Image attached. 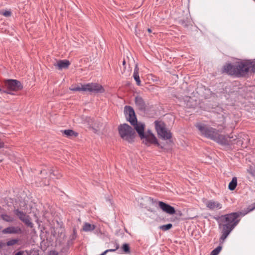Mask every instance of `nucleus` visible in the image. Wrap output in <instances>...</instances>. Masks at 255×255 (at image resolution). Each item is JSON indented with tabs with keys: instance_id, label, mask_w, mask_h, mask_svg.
<instances>
[{
	"instance_id": "4c0bfd02",
	"label": "nucleus",
	"mask_w": 255,
	"mask_h": 255,
	"mask_svg": "<svg viewBox=\"0 0 255 255\" xmlns=\"http://www.w3.org/2000/svg\"><path fill=\"white\" fill-rule=\"evenodd\" d=\"M93 130L94 131V132H95V133H96L98 131V129H96L95 128H93Z\"/></svg>"
},
{
	"instance_id": "ddd939ff",
	"label": "nucleus",
	"mask_w": 255,
	"mask_h": 255,
	"mask_svg": "<svg viewBox=\"0 0 255 255\" xmlns=\"http://www.w3.org/2000/svg\"><path fill=\"white\" fill-rule=\"evenodd\" d=\"M3 234H18L22 233L21 229L18 227L10 226L1 231Z\"/></svg>"
},
{
	"instance_id": "2eb2a0df",
	"label": "nucleus",
	"mask_w": 255,
	"mask_h": 255,
	"mask_svg": "<svg viewBox=\"0 0 255 255\" xmlns=\"http://www.w3.org/2000/svg\"><path fill=\"white\" fill-rule=\"evenodd\" d=\"M70 65V61L66 59L59 60L56 64H54V66L59 70L67 69Z\"/></svg>"
},
{
	"instance_id": "a878e982",
	"label": "nucleus",
	"mask_w": 255,
	"mask_h": 255,
	"mask_svg": "<svg viewBox=\"0 0 255 255\" xmlns=\"http://www.w3.org/2000/svg\"><path fill=\"white\" fill-rule=\"evenodd\" d=\"M2 219L6 222H11L13 221L12 217L7 215H2Z\"/></svg>"
},
{
	"instance_id": "20e7f679",
	"label": "nucleus",
	"mask_w": 255,
	"mask_h": 255,
	"mask_svg": "<svg viewBox=\"0 0 255 255\" xmlns=\"http://www.w3.org/2000/svg\"><path fill=\"white\" fill-rule=\"evenodd\" d=\"M70 90L72 91H88L94 94H102L105 91L104 87L97 83H88L81 85V86H77Z\"/></svg>"
},
{
	"instance_id": "bb28decb",
	"label": "nucleus",
	"mask_w": 255,
	"mask_h": 255,
	"mask_svg": "<svg viewBox=\"0 0 255 255\" xmlns=\"http://www.w3.org/2000/svg\"><path fill=\"white\" fill-rule=\"evenodd\" d=\"M119 248V245L118 244L116 243L115 244V248L114 249H108L106 250L105 252H107V253L108 252H115L116 250H117Z\"/></svg>"
},
{
	"instance_id": "aec40b11",
	"label": "nucleus",
	"mask_w": 255,
	"mask_h": 255,
	"mask_svg": "<svg viewBox=\"0 0 255 255\" xmlns=\"http://www.w3.org/2000/svg\"><path fill=\"white\" fill-rule=\"evenodd\" d=\"M122 250L123 253L128 254L130 253V248L129 244L125 243L122 246Z\"/></svg>"
},
{
	"instance_id": "c756f323",
	"label": "nucleus",
	"mask_w": 255,
	"mask_h": 255,
	"mask_svg": "<svg viewBox=\"0 0 255 255\" xmlns=\"http://www.w3.org/2000/svg\"><path fill=\"white\" fill-rule=\"evenodd\" d=\"M76 239V233L75 230L73 231V234L70 237V239L73 242Z\"/></svg>"
},
{
	"instance_id": "79ce46f5",
	"label": "nucleus",
	"mask_w": 255,
	"mask_h": 255,
	"mask_svg": "<svg viewBox=\"0 0 255 255\" xmlns=\"http://www.w3.org/2000/svg\"><path fill=\"white\" fill-rule=\"evenodd\" d=\"M156 79H157V77H155V78H154V79H153V80L157 81V80Z\"/></svg>"
},
{
	"instance_id": "f03ea898",
	"label": "nucleus",
	"mask_w": 255,
	"mask_h": 255,
	"mask_svg": "<svg viewBox=\"0 0 255 255\" xmlns=\"http://www.w3.org/2000/svg\"><path fill=\"white\" fill-rule=\"evenodd\" d=\"M196 127L202 135L222 145H229L228 137L219 133V130L202 124H197Z\"/></svg>"
},
{
	"instance_id": "4468645a",
	"label": "nucleus",
	"mask_w": 255,
	"mask_h": 255,
	"mask_svg": "<svg viewBox=\"0 0 255 255\" xmlns=\"http://www.w3.org/2000/svg\"><path fill=\"white\" fill-rule=\"evenodd\" d=\"M205 204L206 207L211 210L220 209L222 208V205L221 203L214 200H208L206 202Z\"/></svg>"
},
{
	"instance_id": "f3484780",
	"label": "nucleus",
	"mask_w": 255,
	"mask_h": 255,
	"mask_svg": "<svg viewBox=\"0 0 255 255\" xmlns=\"http://www.w3.org/2000/svg\"><path fill=\"white\" fill-rule=\"evenodd\" d=\"M63 134L65 135L67 137H77L78 133L74 131L72 129H65L61 130Z\"/></svg>"
},
{
	"instance_id": "2f4dec72",
	"label": "nucleus",
	"mask_w": 255,
	"mask_h": 255,
	"mask_svg": "<svg viewBox=\"0 0 255 255\" xmlns=\"http://www.w3.org/2000/svg\"><path fill=\"white\" fill-rule=\"evenodd\" d=\"M0 92L1 93H4L8 94H11V95H13V94L12 93L10 92H8L7 91H5V90H2L0 88Z\"/></svg>"
},
{
	"instance_id": "9d476101",
	"label": "nucleus",
	"mask_w": 255,
	"mask_h": 255,
	"mask_svg": "<svg viewBox=\"0 0 255 255\" xmlns=\"http://www.w3.org/2000/svg\"><path fill=\"white\" fill-rule=\"evenodd\" d=\"M14 214L18 218V219L23 222L27 227L32 228L33 224L30 221V218L28 215L23 211H20L18 209L13 211Z\"/></svg>"
},
{
	"instance_id": "412c9836",
	"label": "nucleus",
	"mask_w": 255,
	"mask_h": 255,
	"mask_svg": "<svg viewBox=\"0 0 255 255\" xmlns=\"http://www.w3.org/2000/svg\"><path fill=\"white\" fill-rule=\"evenodd\" d=\"M69 250V247H68V245H64L60 251V255H67Z\"/></svg>"
},
{
	"instance_id": "39448f33",
	"label": "nucleus",
	"mask_w": 255,
	"mask_h": 255,
	"mask_svg": "<svg viewBox=\"0 0 255 255\" xmlns=\"http://www.w3.org/2000/svg\"><path fill=\"white\" fill-rule=\"evenodd\" d=\"M155 128L159 136L164 140L169 139L172 137V133L166 128L164 122L155 121L154 122Z\"/></svg>"
},
{
	"instance_id": "72a5a7b5",
	"label": "nucleus",
	"mask_w": 255,
	"mask_h": 255,
	"mask_svg": "<svg viewBox=\"0 0 255 255\" xmlns=\"http://www.w3.org/2000/svg\"><path fill=\"white\" fill-rule=\"evenodd\" d=\"M72 244H73V242L70 239H69L67 241V243L66 245H68V247H69L70 245H72Z\"/></svg>"
},
{
	"instance_id": "7c9ffc66",
	"label": "nucleus",
	"mask_w": 255,
	"mask_h": 255,
	"mask_svg": "<svg viewBox=\"0 0 255 255\" xmlns=\"http://www.w3.org/2000/svg\"><path fill=\"white\" fill-rule=\"evenodd\" d=\"M48 255H58V253L55 251H51L49 252Z\"/></svg>"
},
{
	"instance_id": "0eeeda50",
	"label": "nucleus",
	"mask_w": 255,
	"mask_h": 255,
	"mask_svg": "<svg viewBox=\"0 0 255 255\" xmlns=\"http://www.w3.org/2000/svg\"><path fill=\"white\" fill-rule=\"evenodd\" d=\"M149 200L150 202L153 205L158 204L159 207L163 212L170 215H173L176 213V210L175 208L169 204L162 201H157L151 197L149 198Z\"/></svg>"
},
{
	"instance_id": "c85d7f7f",
	"label": "nucleus",
	"mask_w": 255,
	"mask_h": 255,
	"mask_svg": "<svg viewBox=\"0 0 255 255\" xmlns=\"http://www.w3.org/2000/svg\"><path fill=\"white\" fill-rule=\"evenodd\" d=\"M11 14V12L10 11L5 10L3 12V15L5 16L8 17L10 16Z\"/></svg>"
},
{
	"instance_id": "f8f14e48",
	"label": "nucleus",
	"mask_w": 255,
	"mask_h": 255,
	"mask_svg": "<svg viewBox=\"0 0 255 255\" xmlns=\"http://www.w3.org/2000/svg\"><path fill=\"white\" fill-rule=\"evenodd\" d=\"M135 104L137 109L141 112H144L146 110V105L143 98L140 96L135 98Z\"/></svg>"
},
{
	"instance_id": "a18cd8bd",
	"label": "nucleus",
	"mask_w": 255,
	"mask_h": 255,
	"mask_svg": "<svg viewBox=\"0 0 255 255\" xmlns=\"http://www.w3.org/2000/svg\"><path fill=\"white\" fill-rule=\"evenodd\" d=\"M252 205H253V207H255V204H253Z\"/></svg>"
},
{
	"instance_id": "6e6552de",
	"label": "nucleus",
	"mask_w": 255,
	"mask_h": 255,
	"mask_svg": "<svg viewBox=\"0 0 255 255\" xmlns=\"http://www.w3.org/2000/svg\"><path fill=\"white\" fill-rule=\"evenodd\" d=\"M145 136L143 139V143L146 145L149 146L151 144H153L160 148H163V146L158 142L157 139L150 130H148L147 133H145Z\"/></svg>"
},
{
	"instance_id": "423d86ee",
	"label": "nucleus",
	"mask_w": 255,
	"mask_h": 255,
	"mask_svg": "<svg viewBox=\"0 0 255 255\" xmlns=\"http://www.w3.org/2000/svg\"><path fill=\"white\" fill-rule=\"evenodd\" d=\"M4 86L6 88L8 92L10 91H18L23 88V86L17 80L15 79H7L4 82Z\"/></svg>"
},
{
	"instance_id": "c03bdc74",
	"label": "nucleus",
	"mask_w": 255,
	"mask_h": 255,
	"mask_svg": "<svg viewBox=\"0 0 255 255\" xmlns=\"http://www.w3.org/2000/svg\"><path fill=\"white\" fill-rule=\"evenodd\" d=\"M156 79H157V77H155V78H154V79H153V80L157 81V80Z\"/></svg>"
},
{
	"instance_id": "58836bf2",
	"label": "nucleus",
	"mask_w": 255,
	"mask_h": 255,
	"mask_svg": "<svg viewBox=\"0 0 255 255\" xmlns=\"http://www.w3.org/2000/svg\"><path fill=\"white\" fill-rule=\"evenodd\" d=\"M123 66H125L126 65V61L125 59L123 61Z\"/></svg>"
},
{
	"instance_id": "9b49d317",
	"label": "nucleus",
	"mask_w": 255,
	"mask_h": 255,
	"mask_svg": "<svg viewBox=\"0 0 255 255\" xmlns=\"http://www.w3.org/2000/svg\"><path fill=\"white\" fill-rule=\"evenodd\" d=\"M134 127V130H135L138 133L141 139H143L145 137V125L141 123H138L137 120L136 122L131 125Z\"/></svg>"
},
{
	"instance_id": "49530a36",
	"label": "nucleus",
	"mask_w": 255,
	"mask_h": 255,
	"mask_svg": "<svg viewBox=\"0 0 255 255\" xmlns=\"http://www.w3.org/2000/svg\"><path fill=\"white\" fill-rule=\"evenodd\" d=\"M2 227L0 226V231L1 230Z\"/></svg>"
},
{
	"instance_id": "ea45409f",
	"label": "nucleus",
	"mask_w": 255,
	"mask_h": 255,
	"mask_svg": "<svg viewBox=\"0 0 255 255\" xmlns=\"http://www.w3.org/2000/svg\"><path fill=\"white\" fill-rule=\"evenodd\" d=\"M147 31L149 32V33H151V29L150 28H148L147 29Z\"/></svg>"
},
{
	"instance_id": "cd10ccee",
	"label": "nucleus",
	"mask_w": 255,
	"mask_h": 255,
	"mask_svg": "<svg viewBox=\"0 0 255 255\" xmlns=\"http://www.w3.org/2000/svg\"><path fill=\"white\" fill-rule=\"evenodd\" d=\"M49 174H49V177H51V175L52 174L53 176H56V178H59L61 176V175H60V174H58V175L57 173H55L54 172V171H53V170H52V169L50 170V171H49Z\"/></svg>"
},
{
	"instance_id": "393cba45",
	"label": "nucleus",
	"mask_w": 255,
	"mask_h": 255,
	"mask_svg": "<svg viewBox=\"0 0 255 255\" xmlns=\"http://www.w3.org/2000/svg\"><path fill=\"white\" fill-rule=\"evenodd\" d=\"M133 77L134 78V79L136 81V84L138 86H140V85L141 81H140V80L139 74H137V73H133Z\"/></svg>"
},
{
	"instance_id": "f257e3e1",
	"label": "nucleus",
	"mask_w": 255,
	"mask_h": 255,
	"mask_svg": "<svg viewBox=\"0 0 255 255\" xmlns=\"http://www.w3.org/2000/svg\"><path fill=\"white\" fill-rule=\"evenodd\" d=\"M254 209L255 207H253V205H251L241 211L233 212L215 218L218 223L219 228L221 230V236L219 239V242L223 243L226 240L240 222L241 216H244Z\"/></svg>"
},
{
	"instance_id": "c9c22d12",
	"label": "nucleus",
	"mask_w": 255,
	"mask_h": 255,
	"mask_svg": "<svg viewBox=\"0 0 255 255\" xmlns=\"http://www.w3.org/2000/svg\"><path fill=\"white\" fill-rule=\"evenodd\" d=\"M41 175L44 174L45 173L47 174V171L46 170H41L40 172Z\"/></svg>"
},
{
	"instance_id": "6ab92c4d",
	"label": "nucleus",
	"mask_w": 255,
	"mask_h": 255,
	"mask_svg": "<svg viewBox=\"0 0 255 255\" xmlns=\"http://www.w3.org/2000/svg\"><path fill=\"white\" fill-rule=\"evenodd\" d=\"M237 186V178L236 177H234L231 181L229 183L228 188L231 191H233L235 189Z\"/></svg>"
},
{
	"instance_id": "a211bd4d",
	"label": "nucleus",
	"mask_w": 255,
	"mask_h": 255,
	"mask_svg": "<svg viewBox=\"0 0 255 255\" xmlns=\"http://www.w3.org/2000/svg\"><path fill=\"white\" fill-rule=\"evenodd\" d=\"M95 228V225H91L88 223H85L83 226V230L85 232H91L94 230Z\"/></svg>"
},
{
	"instance_id": "5701e85b",
	"label": "nucleus",
	"mask_w": 255,
	"mask_h": 255,
	"mask_svg": "<svg viewBox=\"0 0 255 255\" xmlns=\"http://www.w3.org/2000/svg\"><path fill=\"white\" fill-rule=\"evenodd\" d=\"M18 241H19L17 239H11L6 242V245L7 246H13V245L17 244Z\"/></svg>"
},
{
	"instance_id": "e433bc0d",
	"label": "nucleus",
	"mask_w": 255,
	"mask_h": 255,
	"mask_svg": "<svg viewBox=\"0 0 255 255\" xmlns=\"http://www.w3.org/2000/svg\"><path fill=\"white\" fill-rule=\"evenodd\" d=\"M177 215H178L181 216V215H182V213H181V211H178V213H177Z\"/></svg>"
},
{
	"instance_id": "7ed1b4c3",
	"label": "nucleus",
	"mask_w": 255,
	"mask_h": 255,
	"mask_svg": "<svg viewBox=\"0 0 255 255\" xmlns=\"http://www.w3.org/2000/svg\"><path fill=\"white\" fill-rule=\"evenodd\" d=\"M119 133L123 139L132 143L134 141L136 136L134 129L127 124H121L118 126Z\"/></svg>"
},
{
	"instance_id": "37998d69",
	"label": "nucleus",
	"mask_w": 255,
	"mask_h": 255,
	"mask_svg": "<svg viewBox=\"0 0 255 255\" xmlns=\"http://www.w3.org/2000/svg\"><path fill=\"white\" fill-rule=\"evenodd\" d=\"M156 79H157V77H155V78H154V79H153V80L157 81V80Z\"/></svg>"
},
{
	"instance_id": "4be33fe9",
	"label": "nucleus",
	"mask_w": 255,
	"mask_h": 255,
	"mask_svg": "<svg viewBox=\"0 0 255 255\" xmlns=\"http://www.w3.org/2000/svg\"><path fill=\"white\" fill-rule=\"evenodd\" d=\"M172 228V224L169 223L166 225H161L159 226V228L163 231H166L171 229Z\"/></svg>"
},
{
	"instance_id": "dca6fc26",
	"label": "nucleus",
	"mask_w": 255,
	"mask_h": 255,
	"mask_svg": "<svg viewBox=\"0 0 255 255\" xmlns=\"http://www.w3.org/2000/svg\"><path fill=\"white\" fill-rule=\"evenodd\" d=\"M49 179H47L46 177H42L41 179L38 178L35 181L36 186H47L49 185Z\"/></svg>"
},
{
	"instance_id": "473e14b6",
	"label": "nucleus",
	"mask_w": 255,
	"mask_h": 255,
	"mask_svg": "<svg viewBox=\"0 0 255 255\" xmlns=\"http://www.w3.org/2000/svg\"><path fill=\"white\" fill-rule=\"evenodd\" d=\"M138 70H139L138 67L137 65H136L135 66L133 73H137V74H138Z\"/></svg>"
},
{
	"instance_id": "b1692460",
	"label": "nucleus",
	"mask_w": 255,
	"mask_h": 255,
	"mask_svg": "<svg viewBox=\"0 0 255 255\" xmlns=\"http://www.w3.org/2000/svg\"><path fill=\"white\" fill-rule=\"evenodd\" d=\"M222 246H219L216 249H214L211 253L210 255H217L221 251Z\"/></svg>"
},
{
	"instance_id": "f704fd0d",
	"label": "nucleus",
	"mask_w": 255,
	"mask_h": 255,
	"mask_svg": "<svg viewBox=\"0 0 255 255\" xmlns=\"http://www.w3.org/2000/svg\"><path fill=\"white\" fill-rule=\"evenodd\" d=\"M23 251H18V252L16 253L14 255H23Z\"/></svg>"
},
{
	"instance_id": "a19ab883",
	"label": "nucleus",
	"mask_w": 255,
	"mask_h": 255,
	"mask_svg": "<svg viewBox=\"0 0 255 255\" xmlns=\"http://www.w3.org/2000/svg\"><path fill=\"white\" fill-rule=\"evenodd\" d=\"M2 247V243L0 241V249Z\"/></svg>"
},
{
	"instance_id": "1a4fd4ad",
	"label": "nucleus",
	"mask_w": 255,
	"mask_h": 255,
	"mask_svg": "<svg viewBox=\"0 0 255 255\" xmlns=\"http://www.w3.org/2000/svg\"><path fill=\"white\" fill-rule=\"evenodd\" d=\"M124 114L127 121L131 125L136 122L137 118L133 108L130 106H126L124 107Z\"/></svg>"
}]
</instances>
